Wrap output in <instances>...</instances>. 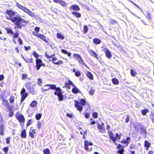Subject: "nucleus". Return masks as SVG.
<instances>
[{"label": "nucleus", "instance_id": "obj_52", "mask_svg": "<svg viewBox=\"0 0 154 154\" xmlns=\"http://www.w3.org/2000/svg\"><path fill=\"white\" fill-rule=\"evenodd\" d=\"M81 75V71L79 70L77 71L76 72H75V75L77 77L80 76Z\"/></svg>", "mask_w": 154, "mask_h": 154}, {"label": "nucleus", "instance_id": "obj_50", "mask_svg": "<svg viewBox=\"0 0 154 154\" xmlns=\"http://www.w3.org/2000/svg\"><path fill=\"white\" fill-rule=\"evenodd\" d=\"M67 82H66V83H67L68 84H69L71 85H72V86H74V85H75L73 83V82L70 80L69 79H68L67 80Z\"/></svg>", "mask_w": 154, "mask_h": 154}, {"label": "nucleus", "instance_id": "obj_13", "mask_svg": "<svg viewBox=\"0 0 154 154\" xmlns=\"http://www.w3.org/2000/svg\"><path fill=\"white\" fill-rule=\"evenodd\" d=\"M73 88L72 89V92L74 94H77L78 93L82 94V92L79 90V89L75 85H74L73 86Z\"/></svg>", "mask_w": 154, "mask_h": 154}, {"label": "nucleus", "instance_id": "obj_48", "mask_svg": "<svg viewBox=\"0 0 154 154\" xmlns=\"http://www.w3.org/2000/svg\"><path fill=\"white\" fill-rule=\"evenodd\" d=\"M84 113V116L86 119H88L90 116V113L89 112H83L82 114Z\"/></svg>", "mask_w": 154, "mask_h": 154}, {"label": "nucleus", "instance_id": "obj_18", "mask_svg": "<svg viewBox=\"0 0 154 154\" xmlns=\"http://www.w3.org/2000/svg\"><path fill=\"white\" fill-rule=\"evenodd\" d=\"M71 13L77 18H80L81 17V14L77 11H72L71 12Z\"/></svg>", "mask_w": 154, "mask_h": 154}, {"label": "nucleus", "instance_id": "obj_22", "mask_svg": "<svg viewBox=\"0 0 154 154\" xmlns=\"http://www.w3.org/2000/svg\"><path fill=\"white\" fill-rule=\"evenodd\" d=\"M24 11L26 12L28 15L31 17H33L34 16H35L33 13L29 9L27 8H26Z\"/></svg>", "mask_w": 154, "mask_h": 154}, {"label": "nucleus", "instance_id": "obj_56", "mask_svg": "<svg viewBox=\"0 0 154 154\" xmlns=\"http://www.w3.org/2000/svg\"><path fill=\"white\" fill-rule=\"evenodd\" d=\"M150 145V143L148 142L146 140L145 141L144 146H147V147H149Z\"/></svg>", "mask_w": 154, "mask_h": 154}, {"label": "nucleus", "instance_id": "obj_64", "mask_svg": "<svg viewBox=\"0 0 154 154\" xmlns=\"http://www.w3.org/2000/svg\"><path fill=\"white\" fill-rule=\"evenodd\" d=\"M124 150L123 149H121L119 150L118 151V153L120 154H123V152Z\"/></svg>", "mask_w": 154, "mask_h": 154}, {"label": "nucleus", "instance_id": "obj_19", "mask_svg": "<svg viewBox=\"0 0 154 154\" xmlns=\"http://www.w3.org/2000/svg\"><path fill=\"white\" fill-rule=\"evenodd\" d=\"M89 53L92 56L95 57L97 59H99L98 55L97 54L95 51L92 50H90L89 51Z\"/></svg>", "mask_w": 154, "mask_h": 154}, {"label": "nucleus", "instance_id": "obj_24", "mask_svg": "<svg viewBox=\"0 0 154 154\" xmlns=\"http://www.w3.org/2000/svg\"><path fill=\"white\" fill-rule=\"evenodd\" d=\"M2 104L4 105L5 106H7L8 108H9V107H10L12 106L9 105V103L8 102V101L7 100H6L5 99L3 100H2Z\"/></svg>", "mask_w": 154, "mask_h": 154}, {"label": "nucleus", "instance_id": "obj_15", "mask_svg": "<svg viewBox=\"0 0 154 154\" xmlns=\"http://www.w3.org/2000/svg\"><path fill=\"white\" fill-rule=\"evenodd\" d=\"M109 137L114 143L117 145L115 142L117 139H120V135H109Z\"/></svg>", "mask_w": 154, "mask_h": 154}, {"label": "nucleus", "instance_id": "obj_34", "mask_svg": "<svg viewBox=\"0 0 154 154\" xmlns=\"http://www.w3.org/2000/svg\"><path fill=\"white\" fill-rule=\"evenodd\" d=\"M16 6H17L20 9L23 10V11L25 10V9L26 8V7L20 5L18 3H16Z\"/></svg>", "mask_w": 154, "mask_h": 154}, {"label": "nucleus", "instance_id": "obj_46", "mask_svg": "<svg viewBox=\"0 0 154 154\" xmlns=\"http://www.w3.org/2000/svg\"><path fill=\"white\" fill-rule=\"evenodd\" d=\"M78 62L79 64L82 65L85 63L83 60L82 59L81 57L80 58L78 59Z\"/></svg>", "mask_w": 154, "mask_h": 154}, {"label": "nucleus", "instance_id": "obj_36", "mask_svg": "<svg viewBox=\"0 0 154 154\" xmlns=\"http://www.w3.org/2000/svg\"><path fill=\"white\" fill-rule=\"evenodd\" d=\"M42 116V114L40 113L36 114L35 116V119L37 120H39L41 119Z\"/></svg>", "mask_w": 154, "mask_h": 154}, {"label": "nucleus", "instance_id": "obj_11", "mask_svg": "<svg viewBox=\"0 0 154 154\" xmlns=\"http://www.w3.org/2000/svg\"><path fill=\"white\" fill-rule=\"evenodd\" d=\"M69 9L70 10H73L75 11H78L80 10V8L78 5L74 4L69 8Z\"/></svg>", "mask_w": 154, "mask_h": 154}, {"label": "nucleus", "instance_id": "obj_47", "mask_svg": "<svg viewBox=\"0 0 154 154\" xmlns=\"http://www.w3.org/2000/svg\"><path fill=\"white\" fill-rule=\"evenodd\" d=\"M78 62L79 64L82 65L85 63L83 60L82 59L81 57L80 58L78 59Z\"/></svg>", "mask_w": 154, "mask_h": 154}, {"label": "nucleus", "instance_id": "obj_37", "mask_svg": "<svg viewBox=\"0 0 154 154\" xmlns=\"http://www.w3.org/2000/svg\"><path fill=\"white\" fill-rule=\"evenodd\" d=\"M58 97V100L59 101H62L63 100L64 98V95L63 94L59 95L57 96Z\"/></svg>", "mask_w": 154, "mask_h": 154}, {"label": "nucleus", "instance_id": "obj_9", "mask_svg": "<svg viewBox=\"0 0 154 154\" xmlns=\"http://www.w3.org/2000/svg\"><path fill=\"white\" fill-rule=\"evenodd\" d=\"M102 51H103L104 52L107 58L109 59L112 57V55L111 51L106 48H104L102 50Z\"/></svg>", "mask_w": 154, "mask_h": 154}, {"label": "nucleus", "instance_id": "obj_58", "mask_svg": "<svg viewBox=\"0 0 154 154\" xmlns=\"http://www.w3.org/2000/svg\"><path fill=\"white\" fill-rule=\"evenodd\" d=\"M22 80L25 79L27 77V75L25 74H22Z\"/></svg>", "mask_w": 154, "mask_h": 154}, {"label": "nucleus", "instance_id": "obj_61", "mask_svg": "<svg viewBox=\"0 0 154 154\" xmlns=\"http://www.w3.org/2000/svg\"><path fill=\"white\" fill-rule=\"evenodd\" d=\"M24 48L25 49V50L26 51L29 50L31 49V47L30 46H24Z\"/></svg>", "mask_w": 154, "mask_h": 154}, {"label": "nucleus", "instance_id": "obj_31", "mask_svg": "<svg viewBox=\"0 0 154 154\" xmlns=\"http://www.w3.org/2000/svg\"><path fill=\"white\" fill-rule=\"evenodd\" d=\"M141 112L143 115L145 116L147 113L149 112V110L147 108H145L143 109L142 110Z\"/></svg>", "mask_w": 154, "mask_h": 154}, {"label": "nucleus", "instance_id": "obj_62", "mask_svg": "<svg viewBox=\"0 0 154 154\" xmlns=\"http://www.w3.org/2000/svg\"><path fill=\"white\" fill-rule=\"evenodd\" d=\"M4 96L5 95L3 94H0V98L2 100H4Z\"/></svg>", "mask_w": 154, "mask_h": 154}, {"label": "nucleus", "instance_id": "obj_43", "mask_svg": "<svg viewBox=\"0 0 154 154\" xmlns=\"http://www.w3.org/2000/svg\"><path fill=\"white\" fill-rule=\"evenodd\" d=\"M43 152L45 154H50V151L48 148L44 149Z\"/></svg>", "mask_w": 154, "mask_h": 154}, {"label": "nucleus", "instance_id": "obj_54", "mask_svg": "<svg viewBox=\"0 0 154 154\" xmlns=\"http://www.w3.org/2000/svg\"><path fill=\"white\" fill-rule=\"evenodd\" d=\"M32 124V120L31 119H29L28 120L27 123L26 124V126L27 127L29 126Z\"/></svg>", "mask_w": 154, "mask_h": 154}, {"label": "nucleus", "instance_id": "obj_29", "mask_svg": "<svg viewBox=\"0 0 154 154\" xmlns=\"http://www.w3.org/2000/svg\"><path fill=\"white\" fill-rule=\"evenodd\" d=\"M97 127L99 129V131L102 133H104L106 132V130L104 127Z\"/></svg>", "mask_w": 154, "mask_h": 154}, {"label": "nucleus", "instance_id": "obj_59", "mask_svg": "<svg viewBox=\"0 0 154 154\" xmlns=\"http://www.w3.org/2000/svg\"><path fill=\"white\" fill-rule=\"evenodd\" d=\"M128 10L129 12L131 13V14H132L135 17H136L139 18V17L135 14L133 13L129 9H128Z\"/></svg>", "mask_w": 154, "mask_h": 154}, {"label": "nucleus", "instance_id": "obj_23", "mask_svg": "<svg viewBox=\"0 0 154 154\" xmlns=\"http://www.w3.org/2000/svg\"><path fill=\"white\" fill-rule=\"evenodd\" d=\"M18 16V15H16L15 17H11L10 16L9 17H8L7 16H6V19L9 20H11L12 22L14 23L15 22V18H17V16Z\"/></svg>", "mask_w": 154, "mask_h": 154}, {"label": "nucleus", "instance_id": "obj_7", "mask_svg": "<svg viewBox=\"0 0 154 154\" xmlns=\"http://www.w3.org/2000/svg\"><path fill=\"white\" fill-rule=\"evenodd\" d=\"M26 87L27 91H28L31 94L33 95L35 94V90L34 88H31L30 83H26Z\"/></svg>", "mask_w": 154, "mask_h": 154}, {"label": "nucleus", "instance_id": "obj_38", "mask_svg": "<svg viewBox=\"0 0 154 154\" xmlns=\"http://www.w3.org/2000/svg\"><path fill=\"white\" fill-rule=\"evenodd\" d=\"M88 27L86 25H85L83 27V33L84 34H86L88 31Z\"/></svg>", "mask_w": 154, "mask_h": 154}, {"label": "nucleus", "instance_id": "obj_1", "mask_svg": "<svg viewBox=\"0 0 154 154\" xmlns=\"http://www.w3.org/2000/svg\"><path fill=\"white\" fill-rule=\"evenodd\" d=\"M15 21L14 23V24L15 25L14 27L15 29H21L22 27L24 26L22 23L27 24L29 22L28 21L21 18L19 14H18L17 18H15Z\"/></svg>", "mask_w": 154, "mask_h": 154}, {"label": "nucleus", "instance_id": "obj_12", "mask_svg": "<svg viewBox=\"0 0 154 154\" xmlns=\"http://www.w3.org/2000/svg\"><path fill=\"white\" fill-rule=\"evenodd\" d=\"M55 90L54 94L56 96H57L63 94V91L60 87H57Z\"/></svg>", "mask_w": 154, "mask_h": 154}, {"label": "nucleus", "instance_id": "obj_21", "mask_svg": "<svg viewBox=\"0 0 154 154\" xmlns=\"http://www.w3.org/2000/svg\"><path fill=\"white\" fill-rule=\"evenodd\" d=\"M93 43L96 45L100 44L101 43V41L100 39L97 38H95L93 40Z\"/></svg>", "mask_w": 154, "mask_h": 154}, {"label": "nucleus", "instance_id": "obj_44", "mask_svg": "<svg viewBox=\"0 0 154 154\" xmlns=\"http://www.w3.org/2000/svg\"><path fill=\"white\" fill-rule=\"evenodd\" d=\"M73 56L74 57V58L77 60L81 57L79 54L76 53L74 54H73Z\"/></svg>", "mask_w": 154, "mask_h": 154}, {"label": "nucleus", "instance_id": "obj_40", "mask_svg": "<svg viewBox=\"0 0 154 154\" xmlns=\"http://www.w3.org/2000/svg\"><path fill=\"white\" fill-rule=\"evenodd\" d=\"M130 139L129 137H127L126 139L123 140L122 141V142L123 143H127V145L128 144V143L129 142V140Z\"/></svg>", "mask_w": 154, "mask_h": 154}, {"label": "nucleus", "instance_id": "obj_32", "mask_svg": "<svg viewBox=\"0 0 154 154\" xmlns=\"http://www.w3.org/2000/svg\"><path fill=\"white\" fill-rule=\"evenodd\" d=\"M38 104V102L35 100H33L30 104V106L32 107L36 106Z\"/></svg>", "mask_w": 154, "mask_h": 154}, {"label": "nucleus", "instance_id": "obj_3", "mask_svg": "<svg viewBox=\"0 0 154 154\" xmlns=\"http://www.w3.org/2000/svg\"><path fill=\"white\" fill-rule=\"evenodd\" d=\"M35 66L36 71H38L42 66L43 67L45 66V64L43 63L42 60L40 59H36L35 60Z\"/></svg>", "mask_w": 154, "mask_h": 154}, {"label": "nucleus", "instance_id": "obj_16", "mask_svg": "<svg viewBox=\"0 0 154 154\" xmlns=\"http://www.w3.org/2000/svg\"><path fill=\"white\" fill-rule=\"evenodd\" d=\"M88 142L87 140H85L84 143V147L85 149V150L87 151L90 152L92 150V148L91 147L90 149H89L88 147Z\"/></svg>", "mask_w": 154, "mask_h": 154}, {"label": "nucleus", "instance_id": "obj_10", "mask_svg": "<svg viewBox=\"0 0 154 154\" xmlns=\"http://www.w3.org/2000/svg\"><path fill=\"white\" fill-rule=\"evenodd\" d=\"M5 13L11 17L15 16L16 15L19 14L17 12L13 11L11 10H6L5 11Z\"/></svg>", "mask_w": 154, "mask_h": 154}, {"label": "nucleus", "instance_id": "obj_27", "mask_svg": "<svg viewBox=\"0 0 154 154\" xmlns=\"http://www.w3.org/2000/svg\"><path fill=\"white\" fill-rule=\"evenodd\" d=\"M5 29L8 34H10L11 35L14 34V32L11 28L7 27L5 28Z\"/></svg>", "mask_w": 154, "mask_h": 154}, {"label": "nucleus", "instance_id": "obj_5", "mask_svg": "<svg viewBox=\"0 0 154 154\" xmlns=\"http://www.w3.org/2000/svg\"><path fill=\"white\" fill-rule=\"evenodd\" d=\"M47 86L49 87V88H48V89H44L43 88H41V91L43 92H45L47 91L50 89L55 90L56 88H57L56 85L50 84H48L45 85L44 87H45Z\"/></svg>", "mask_w": 154, "mask_h": 154}, {"label": "nucleus", "instance_id": "obj_30", "mask_svg": "<svg viewBox=\"0 0 154 154\" xmlns=\"http://www.w3.org/2000/svg\"><path fill=\"white\" fill-rule=\"evenodd\" d=\"M86 76L90 80H93V76L92 74L89 71H88L87 72Z\"/></svg>", "mask_w": 154, "mask_h": 154}, {"label": "nucleus", "instance_id": "obj_51", "mask_svg": "<svg viewBox=\"0 0 154 154\" xmlns=\"http://www.w3.org/2000/svg\"><path fill=\"white\" fill-rule=\"evenodd\" d=\"M25 61L26 63H32L33 61V59L32 58H28L26 59V60H25Z\"/></svg>", "mask_w": 154, "mask_h": 154}, {"label": "nucleus", "instance_id": "obj_39", "mask_svg": "<svg viewBox=\"0 0 154 154\" xmlns=\"http://www.w3.org/2000/svg\"><path fill=\"white\" fill-rule=\"evenodd\" d=\"M130 73L132 76H134L136 75L137 73L134 70L131 69L130 70Z\"/></svg>", "mask_w": 154, "mask_h": 154}, {"label": "nucleus", "instance_id": "obj_53", "mask_svg": "<svg viewBox=\"0 0 154 154\" xmlns=\"http://www.w3.org/2000/svg\"><path fill=\"white\" fill-rule=\"evenodd\" d=\"M37 82L38 84L40 86L42 83V80L41 78H39L38 79Z\"/></svg>", "mask_w": 154, "mask_h": 154}, {"label": "nucleus", "instance_id": "obj_26", "mask_svg": "<svg viewBox=\"0 0 154 154\" xmlns=\"http://www.w3.org/2000/svg\"><path fill=\"white\" fill-rule=\"evenodd\" d=\"M61 51L62 53L64 54H67L69 57H70L71 55V53L68 52L67 50L65 49H62L61 50Z\"/></svg>", "mask_w": 154, "mask_h": 154}, {"label": "nucleus", "instance_id": "obj_25", "mask_svg": "<svg viewBox=\"0 0 154 154\" xmlns=\"http://www.w3.org/2000/svg\"><path fill=\"white\" fill-rule=\"evenodd\" d=\"M58 4L64 8L67 7V4L66 2L63 0H60Z\"/></svg>", "mask_w": 154, "mask_h": 154}, {"label": "nucleus", "instance_id": "obj_4", "mask_svg": "<svg viewBox=\"0 0 154 154\" xmlns=\"http://www.w3.org/2000/svg\"><path fill=\"white\" fill-rule=\"evenodd\" d=\"M20 95L21 96L20 103H22L28 96V94L26 91L25 89L23 88L20 91Z\"/></svg>", "mask_w": 154, "mask_h": 154}, {"label": "nucleus", "instance_id": "obj_41", "mask_svg": "<svg viewBox=\"0 0 154 154\" xmlns=\"http://www.w3.org/2000/svg\"><path fill=\"white\" fill-rule=\"evenodd\" d=\"M13 35V37L14 39L16 38L19 37V33L17 32L14 33V34Z\"/></svg>", "mask_w": 154, "mask_h": 154}, {"label": "nucleus", "instance_id": "obj_28", "mask_svg": "<svg viewBox=\"0 0 154 154\" xmlns=\"http://www.w3.org/2000/svg\"><path fill=\"white\" fill-rule=\"evenodd\" d=\"M112 83L115 85H118L119 84V81L116 78H113L112 79Z\"/></svg>", "mask_w": 154, "mask_h": 154}, {"label": "nucleus", "instance_id": "obj_33", "mask_svg": "<svg viewBox=\"0 0 154 154\" xmlns=\"http://www.w3.org/2000/svg\"><path fill=\"white\" fill-rule=\"evenodd\" d=\"M57 37L61 40H63L64 39V36L60 33H57Z\"/></svg>", "mask_w": 154, "mask_h": 154}, {"label": "nucleus", "instance_id": "obj_60", "mask_svg": "<svg viewBox=\"0 0 154 154\" xmlns=\"http://www.w3.org/2000/svg\"><path fill=\"white\" fill-rule=\"evenodd\" d=\"M66 116L67 117L70 118H72L73 117V114L69 113H67L66 114Z\"/></svg>", "mask_w": 154, "mask_h": 154}, {"label": "nucleus", "instance_id": "obj_2", "mask_svg": "<svg viewBox=\"0 0 154 154\" xmlns=\"http://www.w3.org/2000/svg\"><path fill=\"white\" fill-rule=\"evenodd\" d=\"M86 103L85 100L82 98L79 101L77 100H75L74 106L81 113L83 110V107L86 104Z\"/></svg>", "mask_w": 154, "mask_h": 154}, {"label": "nucleus", "instance_id": "obj_6", "mask_svg": "<svg viewBox=\"0 0 154 154\" xmlns=\"http://www.w3.org/2000/svg\"><path fill=\"white\" fill-rule=\"evenodd\" d=\"M16 117L20 122L21 126L23 127L24 125V123L25 121L24 116L22 114H20L16 116Z\"/></svg>", "mask_w": 154, "mask_h": 154}, {"label": "nucleus", "instance_id": "obj_14", "mask_svg": "<svg viewBox=\"0 0 154 154\" xmlns=\"http://www.w3.org/2000/svg\"><path fill=\"white\" fill-rule=\"evenodd\" d=\"M36 35L37 37L40 38L45 42L48 43V41L46 39V37L45 35L41 34H37Z\"/></svg>", "mask_w": 154, "mask_h": 154}, {"label": "nucleus", "instance_id": "obj_45", "mask_svg": "<svg viewBox=\"0 0 154 154\" xmlns=\"http://www.w3.org/2000/svg\"><path fill=\"white\" fill-rule=\"evenodd\" d=\"M94 90L93 89V87H91L90 88L89 93L91 95H93L94 94Z\"/></svg>", "mask_w": 154, "mask_h": 154}, {"label": "nucleus", "instance_id": "obj_55", "mask_svg": "<svg viewBox=\"0 0 154 154\" xmlns=\"http://www.w3.org/2000/svg\"><path fill=\"white\" fill-rule=\"evenodd\" d=\"M18 41L20 45H22L23 44V41L20 37H19L18 38Z\"/></svg>", "mask_w": 154, "mask_h": 154}, {"label": "nucleus", "instance_id": "obj_20", "mask_svg": "<svg viewBox=\"0 0 154 154\" xmlns=\"http://www.w3.org/2000/svg\"><path fill=\"white\" fill-rule=\"evenodd\" d=\"M140 133L143 135H145L146 133V129L145 127L143 125L140 129Z\"/></svg>", "mask_w": 154, "mask_h": 154}, {"label": "nucleus", "instance_id": "obj_17", "mask_svg": "<svg viewBox=\"0 0 154 154\" xmlns=\"http://www.w3.org/2000/svg\"><path fill=\"white\" fill-rule=\"evenodd\" d=\"M142 125H141L140 123H138L137 124H134L133 126L137 132H138L139 131V128L140 129V127H141Z\"/></svg>", "mask_w": 154, "mask_h": 154}, {"label": "nucleus", "instance_id": "obj_35", "mask_svg": "<svg viewBox=\"0 0 154 154\" xmlns=\"http://www.w3.org/2000/svg\"><path fill=\"white\" fill-rule=\"evenodd\" d=\"M13 106H12L10 107H9V108H8L10 111L9 114V117H12L14 113L13 111Z\"/></svg>", "mask_w": 154, "mask_h": 154}, {"label": "nucleus", "instance_id": "obj_42", "mask_svg": "<svg viewBox=\"0 0 154 154\" xmlns=\"http://www.w3.org/2000/svg\"><path fill=\"white\" fill-rule=\"evenodd\" d=\"M33 56L36 59H39L38 57H39V55L35 51H34L32 53Z\"/></svg>", "mask_w": 154, "mask_h": 154}, {"label": "nucleus", "instance_id": "obj_57", "mask_svg": "<svg viewBox=\"0 0 154 154\" xmlns=\"http://www.w3.org/2000/svg\"><path fill=\"white\" fill-rule=\"evenodd\" d=\"M42 122L40 121H38L37 123V127L38 129H40L41 128Z\"/></svg>", "mask_w": 154, "mask_h": 154}, {"label": "nucleus", "instance_id": "obj_49", "mask_svg": "<svg viewBox=\"0 0 154 154\" xmlns=\"http://www.w3.org/2000/svg\"><path fill=\"white\" fill-rule=\"evenodd\" d=\"M93 117L94 119H97L98 117V114L96 112H93L92 114Z\"/></svg>", "mask_w": 154, "mask_h": 154}, {"label": "nucleus", "instance_id": "obj_8", "mask_svg": "<svg viewBox=\"0 0 154 154\" xmlns=\"http://www.w3.org/2000/svg\"><path fill=\"white\" fill-rule=\"evenodd\" d=\"M4 121L2 119V117L0 114V135H4V126L3 125Z\"/></svg>", "mask_w": 154, "mask_h": 154}, {"label": "nucleus", "instance_id": "obj_63", "mask_svg": "<svg viewBox=\"0 0 154 154\" xmlns=\"http://www.w3.org/2000/svg\"><path fill=\"white\" fill-rule=\"evenodd\" d=\"M9 101L11 103H13L14 101V97H11L9 98Z\"/></svg>", "mask_w": 154, "mask_h": 154}]
</instances>
